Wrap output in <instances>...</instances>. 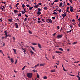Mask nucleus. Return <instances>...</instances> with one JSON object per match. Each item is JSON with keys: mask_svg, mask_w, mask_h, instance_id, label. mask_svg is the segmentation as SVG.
<instances>
[{"mask_svg": "<svg viewBox=\"0 0 80 80\" xmlns=\"http://www.w3.org/2000/svg\"><path fill=\"white\" fill-rule=\"evenodd\" d=\"M10 60H11V63H13V62H14V60L13 58H11Z\"/></svg>", "mask_w": 80, "mask_h": 80, "instance_id": "4", "label": "nucleus"}, {"mask_svg": "<svg viewBox=\"0 0 80 80\" xmlns=\"http://www.w3.org/2000/svg\"><path fill=\"white\" fill-rule=\"evenodd\" d=\"M55 52L56 53H62V52L60 51H56Z\"/></svg>", "mask_w": 80, "mask_h": 80, "instance_id": "7", "label": "nucleus"}, {"mask_svg": "<svg viewBox=\"0 0 80 80\" xmlns=\"http://www.w3.org/2000/svg\"><path fill=\"white\" fill-rule=\"evenodd\" d=\"M69 75H70V76H71L72 77V76H75V75H71V74H68Z\"/></svg>", "mask_w": 80, "mask_h": 80, "instance_id": "40", "label": "nucleus"}, {"mask_svg": "<svg viewBox=\"0 0 80 80\" xmlns=\"http://www.w3.org/2000/svg\"><path fill=\"white\" fill-rule=\"evenodd\" d=\"M69 1L71 3H72L73 1H72V0H69Z\"/></svg>", "mask_w": 80, "mask_h": 80, "instance_id": "44", "label": "nucleus"}, {"mask_svg": "<svg viewBox=\"0 0 80 80\" xmlns=\"http://www.w3.org/2000/svg\"><path fill=\"white\" fill-rule=\"evenodd\" d=\"M53 14H54V15H58V14H57V13L54 12V13H53Z\"/></svg>", "mask_w": 80, "mask_h": 80, "instance_id": "31", "label": "nucleus"}, {"mask_svg": "<svg viewBox=\"0 0 80 80\" xmlns=\"http://www.w3.org/2000/svg\"><path fill=\"white\" fill-rule=\"evenodd\" d=\"M31 43L33 45H37V43Z\"/></svg>", "mask_w": 80, "mask_h": 80, "instance_id": "17", "label": "nucleus"}, {"mask_svg": "<svg viewBox=\"0 0 80 80\" xmlns=\"http://www.w3.org/2000/svg\"><path fill=\"white\" fill-rule=\"evenodd\" d=\"M26 66H24V67L22 68V70H24V69H25V67H26Z\"/></svg>", "mask_w": 80, "mask_h": 80, "instance_id": "29", "label": "nucleus"}, {"mask_svg": "<svg viewBox=\"0 0 80 80\" xmlns=\"http://www.w3.org/2000/svg\"><path fill=\"white\" fill-rule=\"evenodd\" d=\"M41 20H42V21L43 22H45V20L43 19H42Z\"/></svg>", "mask_w": 80, "mask_h": 80, "instance_id": "41", "label": "nucleus"}, {"mask_svg": "<svg viewBox=\"0 0 80 80\" xmlns=\"http://www.w3.org/2000/svg\"><path fill=\"white\" fill-rule=\"evenodd\" d=\"M38 4L39 5H42V3H39Z\"/></svg>", "mask_w": 80, "mask_h": 80, "instance_id": "61", "label": "nucleus"}, {"mask_svg": "<svg viewBox=\"0 0 80 80\" xmlns=\"http://www.w3.org/2000/svg\"><path fill=\"white\" fill-rule=\"evenodd\" d=\"M44 9L45 10H47V9H48V8L47 7H44Z\"/></svg>", "mask_w": 80, "mask_h": 80, "instance_id": "16", "label": "nucleus"}, {"mask_svg": "<svg viewBox=\"0 0 80 80\" xmlns=\"http://www.w3.org/2000/svg\"><path fill=\"white\" fill-rule=\"evenodd\" d=\"M79 62V61H78V62L75 61L74 62V63H78Z\"/></svg>", "mask_w": 80, "mask_h": 80, "instance_id": "50", "label": "nucleus"}, {"mask_svg": "<svg viewBox=\"0 0 80 80\" xmlns=\"http://www.w3.org/2000/svg\"><path fill=\"white\" fill-rule=\"evenodd\" d=\"M31 48L32 49V50H33L34 51H35V48H34L32 46H31Z\"/></svg>", "mask_w": 80, "mask_h": 80, "instance_id": "15", "label": "nucleus"}, {"mask_svg": "<svg viewBox=\"0 0 80 80\" xmlns=\"http://www.w3.org/2000/svg\"><path fill=\"white\" fill-rule=\"evenodd\" d=\"M63 4L62 3V2H61L60 3V4H59V7H61V6H62V5Z\"/></svg>", "mask_w": 80, "mask_h": 80, "instance_id": "27", "label": "nucleus"}, {"mask_svg": "<svg viewBox=\"0 0 80 80\" xmlns=\"http://www.w3.org/2000/svg\"><path fill=\"white\" fill-rule=\"evenodd\" d=\"M26 6L27 7H29V5L28 4H27Z\"/></svg>", "mask_w": 80, "mask_h": 80, "instance_id": "58", "label": "nucleus"}, {"mask_svg": "<svg viewBox=\"0 0 80 80\" xmlns=\"http://www.w3.org/2000/svg\"><path fill=\"white\" fill-rule=\"evenodd\" d=\"M22 8H24L25 7V5H24V4H22Z\"/></svg>", "mask_w": 80, "mask_h": 80, "instance_id": "32", "label": "nucleus"}, {"mask_svg": "<svg viewBox=\"0 0 80 80\" xmlns=\"http://www.w3.org/2000/svg\"><path fill=\"white\" fill-rule=\"evenodd\" d=\"M38 47H39V48H42L41 45H40V44L39 43H38Z\"/></svg>", "mask_w": 80, "mask_h": 80, "instance_id": "11", "label": "nucleus"}, {"mask_svg": "<svg viewBox=\"0 0 80 80\" xmlns=\"http://www.w3.org/2000/svg\"><path fill=\"white\" fill-rule=\"evenodd\" d=\"M76 77H78V80H80V77L79 76L77 75L76 76Z\"/></svg>", "mask_w": 80, "mask_h": 80, "instance_id": "30", "label": "nucleus"}, {"mask_svg": "<svg viewBox=\"0 0 80 80\" xmlns=\"http://www.w3.org/2000/svg\"><path fill=\"white\" fill-rule=\"evenodd\" d=\"M70 11L71 12H72L73 11V8H70Z\"/></svg>", "mask_w": 80, "mask_h": 80, "instance_id": "10", "label": "nucleus"}, {"mask_svg": "<svg viewBox=\"0 0 80 80\" xmlns=\"http://www.w3.org/2000/svg\"><path fill=\"white\" fill-rule=\"evenodd\" d=\"M0 53H3V51L2 50H0Z\"/></svg>", "mask_w": 80, "mask_h": 80, "instance_id": "48", "label": "nucleus"}, {"mask_svg": "<svg viewBox=\"0 0 80 80\" xmlns=\"http://www.w3.org/2000/svg\"><path fill=\"white\" fill-rule=\"evenodd\" d=\"M62 37V35H60L59 34L57 36V38H58V39H59L60 38H61Z\"/></svg>", "mask_w": 80, "mask_h": 80, "instance_id": "2", "label": "nucleus"}, {"mask_svg": "<svg viewBox=\"0 0 80 80\" xmlns=\"http://www.w3.org/2000/svg\"><path fill=\"white\" fill-rule=\"evenodd\" d=\"M78 43V42L76 41L74 42L72 44V45H75V44H77Z\"/></svg>", "mask_w": 80, "mask_h": 80, "instance_id": "13", "label": "nucleus"}, {"mask_svg": "<svg viewBox=\"0 0 80 80\" xmlns=\"http://www.w3.org/2000/svg\"><path fill=\"white\" fill-rule=\"evenodd\" d=\"M59 50L61 51H63V50L62 48H59Z\"/></svg>", "mask_w": 80, "mask_h": 80, "instance_id": "24", "label": "nucleus"}, {"mask_svg": "<svg viewBox=\"0 0 80 80\" xmlns=\"http://www.w3.org/2000/svg\"><path fill=\"white\" fill-rule=\"evenodd\" d=\"M71 32H72V30H70L69 31H67L66 32L67 33H71Z\"/></svg>", "mask_w": 80, "mask_h": 80, "instance_id": "14", "label": "nucleus"}, {"mask_svg": "<svg viewBox=\"0 0 80 80\" xmlns=\"http://www.w3.org/2000/svg\"><path fill=\"white\" fill-rule=\"evenodd\" d=\"M22 14H25V11H22Z\"/></svg>", "mask_w": 80, "mask_h": 80, "instance_id": "55", "label": "nucleus"}, {"mask_svg": "<svg viewBox=\"0 0 80 80\" xmlns=\"http://www.w3.org/2000/svg\"><path fill=\"white\" fill-rule=\"evenodd\" d=\"M78 21H79V22H80V18H79Z\"/></svg>", "mask_w": 80, "mask_h": 80, "instance_id": "64", "label": "nucleus"}, {"mask_svg": "<svg viewBox=\"0 0 80 80\" xmlns=\"http://www.w3.org/2000/svg\"><path fill=\"white\" fill-rule=\"evenodd\" d=\"M67 5H70V4L69 3H67Z\"/></svg>", "mask_w": 80, "mask_h": 80, "instance_id": "62", "label": "nucleus"}, {"mask_svg": "<svg viewBox=\"0 0 80 80\" xmlns=\"http://www.w3.org/2000/svg\"><path fill=\"white\" fill-rule=\"evenodd\" d=\"M37 77L38 78H40V76H39V75L38 74L37 75Z\"/></svg>", "mask_w": 80, "mask_h": 80, "instance_id": "37", "label": "nucleus"}, {"mask_svg": "<svg viewBox=\"0 0 80 80\" xmlns=\"http://www.w3.org/2000/svg\"><path fill=\"white\" fill-rule=\"evenodd\" d=\"M76 18H78V14H76Z\"/></svg>", "mask_w": 80, "mask_h": 80, "instance_id": "46", "label": "nucleus"}, {"mask_svg": "<svg viewBox=\"0 0 80 80\" xmlns=\"http://www.w3.org/2000/svg\"><path fill=\"white\" fill-rule=\"evenodd\" d=\"M43 79H44V80H46L47 78V76H45L43 77Z\"/></svg>", "mask_w": 80, "mask_h": 80, "instance_id": "18", "label": "nucleus"}, {"mask_svg": "<svg viewBox=\"0 0 80 80\" xmlns=\"http://www.w3.org/2000/svg\"><path fill=\"white\" fill-rule=\"evenodd\" d=\"M67 10H69L70 9V7H68V8H67Z\"/></svg>", "mask_w": 80, "mask_h": 80, "instance_id": "52", "label": "nucleus"}, {"mask_svg": "<svg viewBox=\"0 0 80 80\" xmlns=\"http://www.w3.org/2000/svg\"><path fill=\"white\" fill-rule=\"evenodd\" d=\"M38 23H41V21H38Z\"/></svg>", "mask_w": 80, "mask_h": 80, "instance_id": "35", "label": "nucleus"}, {"mask_svg": "<svg viewBox=\"0 0 80 80\" xmlns=\"http://www.w3.org/2000/svg\"><path fill=\"white\" fill-rule=\"evenodd\" d=\"M62 12V9H60L59 10V13H60Z\"/></svg>", "mask_w": 80, "mask_h": 80, "instance_id": "49", "label": "nucleus"}, {"mask_svg": "<svg viewBox=\"0 0 80 80\" xmlns=\"http://www.w3.org/2000/svg\"><path fill=\"white\" fill-rule=\"evenodd\" d=\"M27 76L28 77V78H32V73L28 72L27 74Z\"/></svg>", "mask_w": 80, "mask_h": 80, "instance_id": "1", "label": "nucleus"}, {"mask_svg": "<svg viewBox=\"0 0 80 80\" xmlns=\"http://www.w3.org/2000/svg\"><path fill=\"white\" fill-rule=\"evenodd\" d=\"M48 20V21H49V23H53V21H52L51 19H50Z\"/></svg>", "mask_w": 80, "mask_h": 80, "instance_id": "3", "label": "nucleus"}, {"mask_svg": "<svg viewBox=\"0 0 80 80\" xmlns=\"http://www.w3.org/2000/svg\"><path fill=\"white\" fill-rule=\"evenodd\" d=\"M33 8V6H32L31 7L30 6H29V10H32V8Z\"/></svg>", "mask_w": 80, "mask_h": 80, "instance_id": "6", "label": "nucleus"}, {"mask_svg": "<svg viewBox=\"0 0 80 80\" xmlns=\"http://www.w3.org/2000/svg\"><path fill=\"white\" fill-rule=\"evenodd\" d=\"M15 24L16 28H18V24L17 23H15Z\"/></svg>", "mask_w": 80, "mask_h": 80, "instance_id": "5", "label": "nucleus"}, {"mask_svg": "<svg viewBox=\"0 0 80 80\" xmlns=\"http://www.w3.org/2000/svg\"><path fill=\"white\" fill-rule=\"evenodd\" d=\"M38 15H40L41 14V12L40 11H38Z\"/></svg>", "mask_w": 80, "mask_h": 80, "instance_id": "20", "label": "nucleus"}, {"mask_svg": "<svg viewBox=\"0 0 80 80\" xmlns=\"http://www.w3.org/2000/svg\"><path fill=\"white\" fill-rule=\"evenodd\" d=\"M29 33L30 34H32V32L30 30L29 31Z\"/></svg>", "mask_w": 80, "mask_h": 80, "instance_id": "36", "label": "nucleus"}, {"mask_svg": "<svg viewBox=\"0 0 80 80\" xmlns=\"http://www.w3.org/2000/svg\"><path fill=\"white\" fill-rule=\"evenodd\" d=\"M54 2H58V0H55Z\"/></svg>", "mask_w": 80, "mask_h": 80, "instance_id": "34", "label": "nucleus"}, {"mask_svg": "<svg viewBox=\"0 0 80 80\" xmlns=\"http://www.w3.org/2000/svg\"><path fill=\"white\" fill-rule=\"evenodd\" d=\"M2 3H4V4H6L7 3L5 2H2Z\"/></svg>", "mask_w": 80, "mask_h": 80, "instance_id": "42", "label": "nucleus"}, {"mask_svg": "<svg viewBox=\"0 0 80 80\" xmlns=\"http://www.w3.org/2000/svg\"><path fill=\"white\" fill-rule=\"evenodd\" d=\"M63 70L64 71V72H67V70H65V68H63Z\"/></svg>", "mask_w": 80, "mask_h": 80, "instance_id": "43", "label": "nucleus"}, {"mask_svg": "<svg viewBox=\"0 0 80 80\" xmlns=\"http://www.w3.org/2000/svg\"><path fill=\"white\" fill-rule=\"evenodd\" d=\"M8 20L9 21V22H12V20L11 19H9Z\"/></svg>", "mask_w": 80, "mask_h": 80, "instance_id": "38", "label": "nucleus"}, {"mask_svg": "<svg viewBox=\"0 0 80 80\" xmlns=\"http://www.w3.org/2000/svg\"><path fill=\"white\" fill-rule=\"evenodd\" d=\"M30 52L31 53H32V54H34V52H33V51H32V50H31V51H30Z\"/></svg>", "mask_w": 80, "mask_h": 80, "instance_id": "23", "label": "nucleus"}, {"mask_svg": "<svg viewBox=\"0 0 80 80\" xmlns=\"http://www.w3.org/2000/svg\"><path fill=\"white\" fill-rule=\"evenodd\" d=\"M70 27L71 29H72V24H71L70 25Z\"/></svg>", "mask_w": 80, "mask_h": 80, "instance_id": "57", "label": "nucleus"}, {"mask_svg": "<svg viewBox=\"0 0 80 80\" xmlns=\"http://www.w3.org/2000/svg\"><path fill=\"white\" fill-rule=\"evenodd\" d=\"M14 13H16L17 12V10H14Z\"/></svg>", "mask_w": 80, "mask_h": 80, "instance_id": "33", "label": "nucleus"}, {"mask_svg": "<svg viewBox=\"0 0 80 80\" xmlns=\"http://www.w3.org/2000/svg\"><path fill=\"white\" fill-rule=\"evenodd\" d=\"M44 65H45V63H43V64H41L40 65V66H44Z\"/></svg>", "mask_w": 80, "mask_h": 80, "instance_id": "21", "label": "nucleus"}, {"mask_svg": "<svg viewBox=\"0 0 80 80\" xmlns=\"http://www.w3.org/2000/svg\"><path fill=\"white\" fill-rule=\"evenodd\" d=\"M18 5H19V3H17L16 4V6H18Z\"/></svg>", "mask_w": 80, "mask_h": 80, "instance_id": "60", "label": "nucleus"}, {"mask_svg": "<svg viewBox=\"0 0 80 80\" xmlns=\"http://www.w3.org/2000/svg\"><path fill=\"white\" fill-rule=\"evenodd\" d=\"M39 66V64H37V65H35V66H34V67H35V68H37V66Z\"/></svg>", "mask_w": 80, "mask_h": 80, "instance_id": "22", "label": "nucleus"}, {"mask_svg": "<svg viewBox=\"0 0 80 80\" xmlns=\"http://www.w3.org/2000/svg\"><path fill=\"white\" fill-rule=\"evenodd\" d=\"M51 72H55V70H52L51 71Z\"/></svg>", "mask_w": 80, "mask_h": 80, "instance_id": "19", "label": "nucleus"}, {"mask_svg": "<svg viewBox=\"0 0 80 80\" xmlns=\"http://www.w3.org/2000/svg\"><path fill=\"white\" fill-rule=\"evenodd\" d=\"M39 6V5H36L35 7L36 8H38V7Z\"/></svg>", "mask_w": 80, "mask_h": 80, "instance_id": "25", "label": "nucleus"}, {"mask_svg": "<svg viewBox=\"0 0 80 80\" xmlns=\"http://www.w3.org/2000/svg\"><path fill=\"white\" fill-rule=\"evenodd\" d=\"M14 72H15V73H17V71H15V70H14Z\"/></svg>", "mask_w": 80, "mask_h": 80, "instance_id": "63", "label": "nucleus"}, {"mask_svg": "<svg viewBox=\"0 0 80 80\" xmlns=\"http://www.w3.org/2000/svg\"><path fill=\"white\" fill-rule=\"evenodd\" d=\"M59 29H60V27H59V26H58V30H59Z\"/></svg>", "mask_w": 80, "mask_h": 80, "instance_id": "54", "label": "nucleus"}, {"mask_svg": "<svg viewBox=\"0 0 80 80\" xmlns=\"http://www.w3.org/2000/svg\"><path fill=\"white\" fill-rule=\"evenodd\" d=\"M22 16V15L21 14V13H19L18 15V16L19 17H20V16Z\"/></svg>", "mask_w": 80, "mask_h": 80, "instance_id": "47", "label": "nucleus"}, {"mask_svg": "<svg viewBox=\"0 0 80 80\" xmlns=\"http://www.w3.org/2000/svg\"><path fill=\"white\" fill-rule=\"evenodd\" d=\"M25 17H28V16L26 14L25 15Z\"/></svg>", "mask_w": 80, "mask_h": 80, "instance_id": "59", "label": "nucleus"}, {"mask_svg": "<svg viewBox=\"0 0 80 80\" xmlns=\"http://www.w3.org/2000/svg\"><path fill=\"white\" fill-rule=\"evenodd\" d=\"M17 60H16L15 62V64H16V63H17Z\"/></svg>", "mask_w": 80, "mask_h": 80, "instance_id": "53", "label": "nucleus"}, {"mask_svg": "<svg viewBox=\"0 0 80 80\" xmlns=\"http://www.w3.org/2000/svg\"><path fill=\"white\" fill-rule=\"evenodd\" d=\"M1 10H2V11H3V10H4L3 8H2V7H1Z\"/></svg>", "mask_w": 80, "mask_h": 80, "instance_id": "51", "label": "nucleus"}, {"mask_svg": "<svg viewBox=\"0 0 80 80\" xmlns=\"http://www.w3.org/2000/svg\"><path fill=\"white\" fill-rule=\"evenodd\" d=\"M38 10L39 11V12H40V11L41 10V9H40V8H38Z\"/></svg>", "mask_w": 80, "mask_h": 80, "instance_id": "56", "label": "nucleus"}, {"mask_svg": "<svg viewBox=\"0 0 80 80\" xmlns=\"http://www.w3.org/2000/svg\"><path fill=\"white\" fill-rule=\"evenodd\" d=\"M22 49L24 51H23V52H26V50L25 48H22Z\"/></svg>", "mask_w": 80, "mask_h": 80, "instance_id": "26", "label": "nucleus"}, {"mask_svg": "<svg viewBox=\"0 0 80 80\" xmlns=\"http://www.w3.org/2000/svg\"><path fill=\"white\" fill-rule=\"evenodd\" d=\"M27 18H28V17H26L25 18L24 20V21L25 22V21H27Z\"/></svg>", "mask_w": 80, "mask_h": 80, "instance_id": "28", "label": "nucleus"}, {"mask_svg": "<svg viewBox=\"0 0 80 80\" xmlns=\"http://www.w3.org/2000/svg\"><path fill=\"white\" fill-rule=\"evenodd\" d=\"M58 8H56V10H54V12H55V11H57V9H58Z\"/></svg>", "mask_w": 80, "mask_h": 80, "instance_id": "45", "label": "nucleus"}, {"mask_svg": "<svg viewBox=\"0 0 80 80\" xmlns=\"http://www.w3.org/2000/svg\"><path fill=\"white\" fill-rule=\"evenodd\" d=\"M4 33H5V36L7 37H8V35H7V34H8V32H6Z\"/></svg>", "mask_w": 80, "mask_h": 80, "instance_id": "8", "label": "nucleus"}, {"mask_svg": "<svg viewBox=\"0 0 80 80\" xmlns=\"http://www.w3.org/2000/svg\"><path fill=\"white\" fill-rule=\"evenodd\" d=\"M5 38H7V37H6V36L2 37V39L4 40V39H5Z\"/></svg>", "mask_w": 80, "mask_h": 80, "instance_id": "9", "label": "nucleus"}, {"mask_svg": "<svg viewBox=\"0 0 80 80\" xmlns=\"http://www.w3.org/2000/svg\"><path fill=\"white\" fill-rule=\"evenodd\" d=\"M13 50L14 51V53H16V49H13Z\"/></svg>", "mask_w": 80, "mask_h": 80, "instance_id": "39", "label": "nucleus"}, {"mask_svg": "<svg viewBox=\"0 0 80 80\" xmlns=\"http://www.w3.org/2000/svg\"><path fill=\"white\" fill-rule=\"evenodd\" d=\"M62 16L64 17H66V12H65L64 14H62Z\"/></svg>", "mask_w": 80, "mask_h": 80, "instance_id": "12", "label": "nucleus"}]
</instances>
